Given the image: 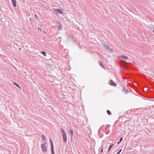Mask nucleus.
<instances>
[{"instance_id": "1", "label": "nucleus", "mask_w": 154, "mask_h": 154, "mask_svg": "<svg viewBox=\"0 0 154 154\" xmlns=\"http://www.w3.org/2000/svg\"><path fill=\"white\" fill-rule=\"evenodd\" d=\"M61 130L63 139V141L64 142L66 143L67 141V138L66 133H65V131L63 128H62Z\"/></svg>"}, {"instance_id": "2", "label": "nucleus", "mask_w": 154, "mask_h": 154, "mask_svg": "<svg viewBox=\"0 0 154 154\" xmlns=\"http://www.w3.org/2000/svg\"><path fill=\"white\" fill-rule=\"evenodd\" d=\"M47 143H45L44 144H41V148L42 151L46 153L47 151Z\"/></svg>"}, {"instance_id": "3", "label": "nucleus", "mask_w": 154, "mask_h": 154, "mask_svg": "<svg viewBox=\"0 0 154 154\" xmlns=\"http://www.w3.org/2000/svg\"><path fill=\"white\" fill-rule=\"evenodd\" d=\"M55 12H56L57 14H63V11L61 10L58 9H54Z\"/></svg>"}, {"instance_id": "4", "label": "nucleus", "mask_w": 154, "mask_h": 154, "mask_svg": "<svg viewBox=\"0 0 154 154\" xmlns=\"http://www.w3.org/2000/svg\"><path fill=\"white\" fill-rule=\"evenodd\" d=\"M109 84L113 86L114 87L116 86V83L111 80H109Z\"/></svg>"}, {"instance_id": "5", "label": "nucleus", "mask_w": 154, "mask_h": 154, "mask_svg": "<svg viewBox=\"0 0 154 154\" xmlns=\"http://www.w3.org/2000/svg\"><path fill=\"white\" fill-rule=\"evenodd\" d=\"M69 133L70 134V137H72L73 134V132L72 130L70 129L69 131Z\"/></svg>"}, {"instance_id": "6", "label": "nucleus", "mask_w": 154, "mask_h": 154, "mask_svg": "<svg viewBox=\"0 0 154 154\" xmlns=\"http://www.w3.org/2000/svg\"><path fill=\"white\" fill-rule=\"evenodd\" d=\"M13 5L14 7H17L16 0H12Z\"/></svg>"}, {"instance_id": "7", "label": "nucleus", "mask_w": 154, "mask_h": 154, "mask_svg": "<svg viewBox=\"0 0 154 154\" xmlns=\"http://www.w3.org/2000/svg\"><path fill=\"white\" fill-rule=\"evenodd\" d=\"M50 142L51 149L53 148L54 146H53V143L52 140L50 139Z\"/></svg>"}, {"instance_id": "8", "label": "nucleus", "mask_w": 154, "mask_h": 154, "mask_svg": "<svg viewBox=\"0 0 154 154\" xmlns=\"http://www.w3.org/2000/svg\"><path fill=\"white\" fill-rule=\"evenodd\" d=\"M103 48L106 50H108L109 48V46L107 45H104Z\"/></svg>"}, {"instance_id": "9", "label": "nucleus", "mask_w": 154, "mask_h": 154, "mask_svg": "<svg viewBox=\"0 0 154 154\" xmlns=\"http://www.w3.org/2000/svg\"><path fill=\"white\" fill-rule=\"evenodd\" d=\"M122 58L125 60H127L128 59V57L127 56H125L124 55H122L121 56Z\"/></svg>"}, {"instance_id": "10", "label": "nucleus", "mask_w": 154, "mask_h": 154, "mask_svg": "<svg viewBox=\"0 0 154 154\" xmlns=\"http://www.w3.org/2000/svg\"><path fill=\"white\" fill-rule=\"evenodd\" d=\"M122 91H124V93L125 94H127V93L128 92V90L127 89H125L123 88L122 89Z\"/></svg>"}, {"instance_id": "11", "label": "nucleus", "mask_w": 154, "mask_h": 154, "mask_svg": "<svg viewBox=\"0 0 154 154\" xmlns=\"http://www.w3.org/2000/svg\"><path fill=\"white\" fill-rule=\"evenodd\" d=\"M62 25L60 24H59L58 26V29L59 30H60L62 29Z\"/></svg>"}, {"instance_id": "12", "label": "nucleus", "mask_w": 154, "mask_h": 154, "mask_svg": "<svg viewBox=\"0 0 154 154\" xmlns=\"http://www.w3.org/2000/svg\"><path fill=\"white\" fill-rule=\"evenodd\" d=\"M113 145H114L113 144H112L109 146V147L108 149V152H109L110 149L112 147Z\"/></svg>"}, {"instance_id": "13", "label": "nucleus", "mask_w": 154, "mask_h": 154, "mask_svg": "<svg viewBox=\"0 0 154 154\" xmlns=\"http://www.w3.org/2000/svg\"><path fill=\"white\" fill-rule=\"evenodd\" d=\"M107 114L109 115H111V112L109 111V110H107Z\"/></svg>"}, {"instance_id": "14", "label": "nucleus", "mask_w": 154, "mask_h": 154, "mask_svg": "<svg viewBox=\"0 0 154 154\" xmlns=\"http://www.w3.org/2000/svg\"><path fill=\"white\" fill-rule=\"evenodd\" d=\"M42 138L43 141H45V135H42Z\"/></svg>"}, {"instance_id": "15", "label": "nucleus", "mask_w": 154, "mask_h": 154, "mask_svg": "<svg viewBox=\"0 0 154 154\" xmlns=\"http://www.w3.org/2000/svg\"><path fill=\"white\" fill-rule=\"evenodd\" d=\"M42 54L45 56H46V54L45 52L43 51L42 52Z\"/></svg>"}, {"instance_id": "16", "label": "nucleus", "mask_w": 154, "mask_h": 154, "mask_svg": "<svg viewBox=\"0 0 154 154\" xmlns=\"http://www.w3.org/2000/svg\"><path fill=\"white\" fill-rule=\"evenodd\" d=\"M14 85H16L18 87H19L20 88V86L18 85L16 83H14Z\"/></svg>"}, {"instance_id": "17", "label": "nucleus", "mask_w": 154, "mask_h": 154, "mask_svg": "<svg viewBox=\"0 0 154 154\" xmlns=\"http://www.w3.org/2000/svg\"><path fill=\"white\" fill-rule=\"evenodd\" d=\"M51 152H52V154H55L54 153V148H51Z\"/></svg>"}, {"instance_id": "18", "label": "nucleus", "mask_w": 154, "mask_h": 154, "mask_svg": "<svg viewBox=\"0 0 154 154\" xmlns=\"http://www.w3.org/2000/svg\"><path fill=\"white\" fill-rule=\"evenodd\" d=\"M99 64L103 68H104V66L102 63H99Z\"/></svg>"}, {"instance_id": "19", "label": "nucleus", "mask_w": 154, "mask_h": 154, "mask_svg": "<svg viewBox=\"0 0 154 154\" xmlns=\"http://www.w3.org/2000/svg\"><path fill=\"white\" fill-rule=\"evenodd\" d=\"M122 149H120L119 151L116 154H119L122 151Z\"/></svg>"}, {"instance_id": "20", "label": "nucleus", "mask_w": 154, "mask_h": 154, "mask_svg": "<svg viewBox=\"0 0 154 154\" xmlns=\"http://www.w3.org/2000/svg\"><path fill=\"white\" fill-rule=\"evenodd\" d=\"M101 148V152H103V148H101V147H100V148H99V149H100Z\"/></svg>"}, {"instance_id": "21", "label": "nucleus", "mask_w": 154, "mask_h": 154, "mask_svg": "<svg viewBox=\"0 0 154 154\" xmlns=\"http://www.w3.org/2000/svg\"><path fill=\"white\" fill-rule=\"evenodd\" d=\"M122 139H123L121 137L120 139V141L121 142L122 141Z\"/></svg>"}, {"instance_id": "22", "label": "nucleus", "mask_w": 154, "mask_h": 154, "mask_svg": "<svg viewBox=\"0 0 154 154\" xmlns=\"http://www.w3.org/2000/svg\"><path fill=\"white\" fill-rule=\"evenodd\" d=\"M120 142H120V141H119V142H117V143H118V144H119V143Z\"/></svg>"}, {"instance_id": "23", "label": "nucleus", "mask_w": 154, "mask_h": 154, "mask_svg": "<svg viewBox=\"0 0 154 154\" xmlns=\"http://www.w3.org/2000/svg\"><path fill=\"white\" fill-rule=\"evenodd\" d=\"M153 32L154 33V30L153 31Z\"/></svg>"}]
</instances>
